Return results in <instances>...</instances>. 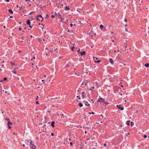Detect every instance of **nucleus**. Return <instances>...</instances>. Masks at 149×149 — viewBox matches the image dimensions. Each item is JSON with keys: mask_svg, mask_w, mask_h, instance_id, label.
Segmentation results:
<instances>
[{"mask_svg": "<svg viewBox=\"0 0 149 149\" xmlns=\"http://www.w3.org/2000/svg\"><path fill=\"white\" fill-rule=\"evenodd\" d=\"M61 22L63 23H66L68 21V19H65V18L64 17H61Z\"/></svg>", "mask_w": 149, "mask_h": 149, "instance_id": "obj_1", "label": "nucleus"}, {"mask_svg": "<svg viewBox=\"0 0 149 149\" xmlns=\"http://www.w3.org/2000/svg\"><path fill=\"white\" fill-rule=\"evenodd\" d=\"M30 147L32 149H35L36 148V146L33 144H32V141L30 140Z\"/></svg>", "mask_w": 149, "mask_h": 149, "instance_id": "obj_2", "label": "nucleus"}, {"mask_svg": "<svg viewBox=\"0 0 149 149\" xmlns=\"http://www.w3.org/2000/svg\"><path fill=\"white\" fill-rule=\"evenodd\" d=\"M45 1H43V3L42 4V5L41 4L40 5V7L41 8H44L46 6V3L45 2Z\"/></svg>", "mask_w": 149, "mask_h": 149, "instance_id": "obj_3", "label": "nucleus"}, {"mask_svg": "<svg viewBox=\"0 0 149 149\" xmlns=\"http://www.w3.org/2000/svg\"><path fill=\"white\" fill-rule=\"evenodd\" d=\"M116 106L118 109H120L122 110H123L124 109L123 107L120 104L117 105Z\"/></svg>", "mask_w": 149, "mask_h": 149, "instance_id": "obj_4", "label": "nucleus"}, {"mask_svg": "<svg viewBox=\"0 0 149 149\" xmlns=\"http://www.w3.org/2000/svg\"><path fill=\"white\" fill-rule=\"evenodd\" d=\"M100 28L103 31H105L106 30L105 28L102 24L100 25Z\"/></svg>", "mask_w": 149, "mask_h": 149, "instance_id": "obj_5", "label": "nucleus"}, {"mask_svg": "<svg viewBox=\"0 0 149 149\" xmlns=\"http://www.w3.org/2000/svg\"><path fill=\"white\" fill-rule=\"evenodd\" d=\"M102 100V101H101V102H104V101L105 100V99H103L102 97H100V98H99V99H98L97 100V101L98 102H100L101 101L100 100Z\"/></svg>", "mask_w": 149, "mask_h": 149, "instance_id": "obj_6", "label": "nucleus"}, {"mask_svg": "<svg viewBox=\"0 0 149 149\" xmlns=\"http://www.w3.org/2000/svg\"><path fill=\"white\" fill-rule=\"evenodd\" d=\"M25 142L26 145L27 146H29V143H30L29 141L27 140H25Z\"/></svg>", "mask_w": 149, "mask_h": 149, "instance_id": "obj_7", "label": "nucleus"}, {"mask_svg": "<svg viewBox=\"0 0 149 149\" xmlns=\"http://www.w3.org/2000/svg\"><path fill=\"white\" fill-rule=\"evenodd\" d=\"M84 103L85 104L86 106L88 107L90 105V104L88 103L87 101H84Z\"/></svg>", "mask_w": 149, "mask_h": 149, "instance_id": "obj_8", "label": "nucleus"}, {"mask_svg": "<svg viewBox=\"0 0 149 149\" xmlns=\"http://www.w3.org/2000/svg\"><path fill=\"white\" fill-rule=\"evenodd\" d=\"M27 24L28 25H30L31 24V22L29 19L27 20L26 22Z\"/></svg>", "mask_w": 149, "mask_h": 149, "instance_id": "obj_9", "label": "nucleus"}, {"mask_svg": "<svg viewBox=\"0 0 149 149\" xmlns=\"http://www.w3.org/2000/svg\"><path fill=\"white\" fill-rule=\"evenodd\" d=\"M79 53L82 56H84L85 54V52L84 51H83L82 52H79Z\"/></svg>", "mask_w": 149, "mask_h": 149, "instance_id": "obj_10", "label": "nucleus"}, {"mask_svg": "<svg viewBox=\"0 0 149 149\" xmlns=\"http://www.w3.org/2000/svg\"><path fill=\"white\" fill-rule=\"evenodd\" d=\"M55 124V122L54 121H52L51 123V125L52 126V127H54V124Z\"/></svg>", "mask_w": 149, "mask_h": 149, "instance_id": "obj_11", "label": "nucleus"}, {"mask_svg": "<svg viewBox=\"0 0 149 149\" xmlns=\"http://www.w3.org/2000/svg\"><path fill=\"white\" fill-rule=\"evenodd\" d=\"M109 61H110V63H111V64H113V60L112 59V58H110L109 59Z\"/></svg>", "mask_w": 149, "mask_h": 149, "instance_id": "obj_12", "label": "nucleus"}, {"mask_svg": "<svg viewBox=\"0 0 149 149\" xmlns=\"http://www.w3.org/2000/svg\"><path fill=\"white\" fill-rule=\"evenodd\" d=\"M85 92H82V97H83V98H84L85 96V95H84V94H85Z\"/></svg>", "mask_w": 149, "mask_h": 149, "instance_id": "obj_13", "label": "nucleus"}, {"mask_svg": "<svg viewBox=\"0 0 149 149\" xmlns=\"http://www.w3.org/2000/svg\"><path fill=\"white\" fill-rule=\"evenodd\" d=\"M64 9L65 10H69L70 9L68 7V6H65L64 7Z\"/></svg>", "mask_w": 149, "mask_h": 149, "instance_id": "obj_14", "label": "nucleus"}, {"mask_svg": "<svg viewBox=\"0 0 149 149\" xmlns=\"http://www.w3.org/2000/svg\"><path fill=\"white\" fill-rule=\"evenodd\" d=\"M36 17H40L41 18V19H42V21L43 20V18L42 17V16L40 15H38Z\"/></svg>", "mask_w": 149, "mask_h": 149, "instance_id": "obj_15", "label": "nucleus"}, {"mask_svg": "<svg viewBox=\"0 0 149 149\" xmlns=\"http://www.w3.org/2000/svg\"><path fill=\"white\" fill-rule=\"evenodd\" d=\"M8 11L11 14H12L13 13V11L11 9H9Z\"/></svg>", "mask_w": 149, "mask_h": 149, "instance_id": "obj_16", "label": "nucleus"}, {"mask_svg": "<svg viewBox=\"0 0 149 149\" xmlns=\"http://www.w3.org/2000/svg\"><path fill=\"white\" fill-rule=\"evenodd\" d=\"M8 122V125H12V123L10 122V120L8 121H7Z\"/></svg>", "mask_w": 149, "mask_h": 149, "instance_id": "obj_17", "label": "nucleus"}, {"mask_svg": "<svg viewBox=\"0 0 149 149\" xmlns=\"http://www.w3.org/2000/svg\"><path fill=\"white\" fill-rule=\"evenodd\" d=\"M130 123V121L127 120L126 122V124L127 125H129Z\"/></svg>", "mask_w": 149, "mask_h": 149, "instance_id": "obj_18", "label": "nucleus"}, {"mask_svg": "<svg viewBox=\"0 0 149 149\" xmlns=\"http://www.w3.org/2000/svg\"><path fill=\"white\" fill-rule=\"evenodd\" d=\"M145 66L146 67H148L149 66V64L147 63L145 65Z\"/></svg>", "mask_w": 149, "mask_h": 149, "instance_id": "obj_19", "label": "nucleus"}, {"mask_svg": "<svg viewBox=\"0 0 149 149\" xmlns=\"http://www.w3.org/2000/svg\"><path fill=\"white\" fill-rule=\"evenodd\" d=\"M79 105L80 107H82L83 106V104L81 103H79Z\"/></svg>", "mask_w": 149, "mask_h": 149, "instance_id": "obj_20", "label": "nucleus"}, {"mask_svg": "<svg viewBox=\"0 0 149 149\" xmlns=\"http://www.w3.org/2000/svg\"><path fill=\"white\" fill-rule=\"evenodd\" d=\"M98 84V83L97 82H95L93 83L94 85H95L97 86Z\"/></svg>", "mask_w": 149, "mask_h": 149, "instance_id": "obj_21", "label": "nucleus"}, {"mask_svg": "<svg viewBox=\"0 0 149 149\" xmlns=\"http://www.w3.org/2000/svg\"><path fill=\"white\" fill-rule=\"evenodd\" d=\"M117 58L118 59H120V56H119V55L118 54L117 56Z\"/></svg>", "mask_w": 149, "mask_h": 149, "instance_id": "obj_22", "label": "nucleus"}, {"mask_svg": "<svg viewBox=\"0 0 149 149\" xmlns=\"http://www.w3.org/2000/svg\"><path fill=\"white\" fill-rule=\"evenodd\" d=\"M10 63L12 65H15V63L11 61Z\"/></svg>", "mask_w": 149, "mask_h": 149, "instance_id": "obj_23", "label": "nucleus"}, {"mask_svg": "<svg viewBox=\"0 0 149 149\" xmlns=\"http://www.w3.org/2000/svg\"><path fill=\"white\" fill-rule=\"evenodd\" d=\"M69 65L68 64H67L65 66V68H68V67H69Z\"/></svg>", "mask_w": 149, "mask_h": 149, "instance_id": "obj_24", "label": "nucleus"}, {"mask_svg": "<svg viewBox=\"0 0 149 149\" xmlns=\"http://www.w3.org/2000/svg\"><path fill=\"white\" fill-rule=\"evenodd\" d=\"M16 71L15 70H13L12 71V72L14 74H16Z\"/></svg>", "mask_w": 149, "mask_h": 149, "instance_id": "obj_25", "label": "nucleus"}, {"mask_svg": "<svg viewBox=\"0 0 149 149\" xmlns=\"http://www.w3.org/2000/svg\"><path fill=\"white\" fill-rule=\"evenodd\" d=\"M37 20L38 21H41L40 19L38 18V17H36Z\"/></svg>", "mask_w": 149, "mask_h": 149, "instance_id": "obj_26", "label": "nucleus"}, {"mask_svg": "<svg viewBox=\"0 0 149 149\" xmlns=\"http://www.w3.org/2000/svg\"><path fill=\"white\" fill-rule=\"evenodd\" d=\"M100 61H101L100 60H98L97 61H95V63H99L100 62Z\"/></svg>", "mask_w": 149, "mask_h": 149, "instance_id": "obj_27", "label": "nucleus"}, {"mask_svg": "<svg viewBox=\"0 0 149 149\" xmlns=\"http://www.w3.org/2000/svg\"><path fill=\"white\" fill-rule=\"evenodd\" d=\"M91 88H90V89H89V90H90V91H91V90H92V89H94V88H95V87H94V86H93V87H91Z\"/></svg>", "mask_w": 149, "mask_h": 149, "instance_id": "obj_28", "label": "nucleus"}, {"mask_svg": "<svg viewBox=\"0 0 149 149\" xmlns=\"http://www.w3.org/2000/svg\"><path fill=\"white\" fill-rule=\"evenodd\" d=\"M130 124L131 125L133 126L134 125V123L133 122H131Z\"/></svg>", "mask_w": 149, "mask_h": 149, "instance_id": "obj_29", "label": "nucleus"}, {"mask_svg": "<svg viewBox=\"0 0 149 149\" xmlns=\"http://www.w3.org/2000/svg\"><path fill=\"white\" fill-rule=\"evenodd\" d=\"M89 113L90 114H94V113L93 112H89Z\"/></svg>", "mask_w": 149, "mask_h": 149, "instance_id": "obj_30", "label": "nucleus"}, {"mask_svg": "<svg viewBox=\"0 0 149 149\" xmlns=\"http://www.w3.org/2000/svg\"><path fill=\"white\" fill-rule=\"evenodd\" d=\"M147 137V136L146 135H143V137L145 138H146Z\"/></svg>", "mask_w": 149, "mask_h": 149, "instance_id": "obj_31", "label": "nucleus"}, {"mask_svg": "<svg viewBox=\"0 0 149 149\" xmlns=\"http://www.w3.org/2000/svg\"><path fill=\"white\" fill-rule=\"evenodd\" d=\"M77 97L78 98V99H81L79 95L77 96Z\"/></svg>", "mask_w": 149, "mask_h": 149, "instance_id": "obj_32", "label": "nucleus"}, {"mask_svg": "<svg viewBox=\"0 0 149 149\" xmlns=\"http://www.w3.org/2000/svg\"><path fill=\"white\" fill-rule=\"evenodd\" d=\"M104 103H105L106 104H108V102H104H104H103Z\"/></svg>", "mask_w": 149, "mask_h": 149, "instance_id": "obj_33", "label": "nucleus"}, {"mask_svg": "<svg viewBox=\"0 0 149 149\" xmlns=\"http://www.w3.org/2000/svg\"><path fill=\"white\" fill-rule=\"evenodd\" d=\"M58 15L61 18V17H62V16H61V14H60V13L58 12Z\"/></svg>", "mask_w": 149, "mask_h": 149, "instance_id": "obj_34", "label": "nucleus"}, {"mask_svg": "<svg viewBox=\"0 0 149 149\" xmlns=\"http://www.w3.org/2000/svg\"><path fill=\"white\" fill-rule=\"evenodd\" d=\"M7 80V78L6 77H5L4 78L3 80Z\"/></svg>", "mask_w": 149, "mask_h": 149, "instance_id": "obj_35", "label": "nucleus"}, {"mask_svg": "<svg viewBox=\"0 0 149 149\" xmlns=\"http://www.w3.org/2000/svg\"><path fill=\"white\" fill-rule=\"evenodd\" d=\"M5 119L6 120H7V121H8L9 120V118H5Z\"/></svg>", "mask_w": 149, "mask_h": 149, "instance_id": "obj_36", "label": "nucleus"}, {"mask_svg": "<svg viewBox=\"0 0 149 149\" xmlns=\"http://www.w3.org/2000/svg\"><path fill=\"white\" fill-rule=\"evenodd\" d=\"M70 144L71 146H72L73 145V143L72 142H71L70 143Z\"/></svg>", "mask_w": 149, "mask_h": 149, "instance_id": "obj_37", "label": "nucleus"}, {"mask_svg": "<svg viewBox=\"0 0 149 149\" xmlns=\"http://www.w3.org/2000/svg\"><path fill=\"white\" fill-rule=\"evenodd\" d=\"M8 125V127H9V129H10L11 128V127L9 125Z\"/></svg>", "mask_w": 149, "mask_h": 149, "instance_id": "obj_38", "label": "nucleus"}, {"mask_svg": "<svg viewBox=\"0 0 149 149\" xmlns=\"http://www.w3.org/2000/svg\"><path fill=\"white\" fill-rule=\"evenodd\" d=\"M42 81L43 82V84H45V82L44 81V80H42Z\"/></svg>", "mask_w": 149, "mask_h": 149, "instance_id": "obj_39", "label": "nucleus"}, {"mask_svg": "<svg viewBox=\"0 0 149 149\" xmlns=\"http://www.w3.org/2000/svg\"><path fill=\"white\" fill-rule=\"evenodd\" d=\"M38 96H37L36 98V100H38Z\"/></svg>", "mask_w": 149, "mask_h": 149, "instance_id": "obj_40", "label": "nucleus"}, {"mask_svg": "<svg viewBox=\"0 0 149 149\" xmlns=\"http://www.w3.org/2000/svg\"><path fill=\"white\" fill-rule=\"evenodd\" d=\"M51 134L52 136H54V134L53 133H52Z\"/></svg>", "mask_w": 149, "mask_h": 149, "instance_id": "obj_41", "label": "nucleus"}, {"mask_svg": "<svg viewBox=\"0 0 149 149\" xmlns=\"http://www.w3.org/2000/svg\"><path fill=\"white\" fill-rule=\"evenodd\" d=\"M55 16H54V15H52L51 16V17H52V18H54V17Z\"/></svg>", "mask_w": 149, "mask_h": 149, "instance_id": "obj_42", "label": "nucleus"}, {"mask_svg": "<svg viewBox=\"0 0 149 149\" xmlns=\"http://www.w3.org/2000/svg\"><path fill=\"white\" fill-rule=\"evenodd\" d=\"M124 21L125 22H127V19H126V18H125V20H124Z\"/></svg>", "mask_w": 149, "mask_h": 149, "instance_id": "obj_43", "label": "nucleus"}, {"mask_svg": "<svg viewBox=\"0 0 149 149\" xmlns=\"http://www.w3.org/2000/svg\"><path fill=\"white\" fill-rule=\"evenodd\" d=\"M125 31H127V32L128 31V30L127 29V28L125 29Z\"/></svg>", "mask_w": 149, "mask_h": 149, "instance_id": "obj_44", "label": "nucleus"}, {"mask_svg": "<svg viewBox=\"0 0 149 149\" xmlns=\"http://www.w3.org/2000/svg\"><path fill=\"white\" fill-rule=\"evenodd\" d=\"M57 99V97H56L55 98H51V99Z\"/></svg>", "mask_w": 149, "mask_h": 149, "instance_id": "obj_45", "label": "nucleus"}, {"mask_svg": "<svg viewBox=\"0 0 149 149\" xmlns=\"http://www.w3.org/2000/svg\"><path fill=\"white\" fill-rule=\"evenodd\" d=\"M74 47H72L71 48V49L72 51H73L74 49Z\"/></svg>", "mask_w": 149, "mask_h": 149, "instance_id": "obj_46", "label": "nucleus"}, {"mask_svg": "<svg viewBox=\"0 0 149 149\" xmlns=\"http://www.w3.org/2000/svg\"><path fill=\"white\" fill-rule=\"evenodd\" d=\"M36 103L37 104H39V102H38V101H36Z\"/></svg>", "mask_w": 149, "mask_h": 149, "instance_id": "obj_47", "label": "nucleus"}, {"mask_svg": "<svg viewBox=\"0 0 149 149\" xmlns=\"http://www.w3.org/2000/svg\"><path fill=\"white\" fill-rule=\"evenodd\" d=\"M75 74L76 75H77V76H79V75L76 72Z\"/></svg>", "mask_w": 149, "mask_h": 149, "instance_id": "obj_48", "label": "nucleus"}, {"mask_svg": "<svg viewBox=\"0 0 149 149\" xmlns=\"http://www.w3.org/2000/svg\"><path fill=\"white\" fill-rule=\"evenodd\" d=\"M19 31H21L22 30V29L21 28H19Z\"/></svg>", "mask_w": 149, "mask_h": 149, "instance_id": "obj_49", "label": "nucleus"}, {"mask_svg": "<svg viewBox=\"0 0 149 149\" xmlns=\"http://www.w3.org/2000/svg\"><path fill=\"white\" fill-rule=\"evenodd\" d=\"M29 27H30V28H32V27H33V26H31V24H30V25H29Z\"/></svg>", "mask_w": 149, "mask_h": 149, "instance_id": "obj_50", "label": "nucleus"}, {"mask_svg": "<svg viewBox=\"0 0 149 149\" xmlns=\"http://www.w3.org/2000/svg\"><path fill=\"white\" fill-rule=\"evenodd\" d=\"M79 24H81V22L80 21H79Z\"/></svg>", "mask_w": 149, "mask_h": 149, "instance_id": "obj_51", "label": "nucleus"}, {"mask_svg": "<svg viewBox=\"0 0 149 149\" xmlns=\"http://www.w3.org/2000/svg\"><path fill=\"white\" fill-rule=\"evenodd\" d=\"M6 0L7 2H9L10 1V0Z\"/></svg>", "mask_w": 149, "mask_h": 149, "instance_id": "obj_52", "label": "nucleus"}, {"mask_svg": "<svg viewBox=\"0 0 149 149\" xmlns=\"http://www.w3.org/2000/svg\"><path fill=\"white\" fill-rule=\"evenodd\" d=\"M89 82V81L88 80L86 81V83H88V82Z\"/></svg>", "mask_w": 149, "mask_h": 149, "instance_id": "obj_53", "label": "nucleus"}, {"mask_svg": "<svg viewBox=\"0 0 149 149\" xmlns=\"http://www.w3.org/2000/svg\"><path fill=\"white\" fill-rule=\"evenodd\" d=\"M35 12L34 11L33 12H31L30 13H29V14H31V13H34Z\"/></svg>", "mask_w": 149, "mask_h": 149, "instance_id": "obj_54", "label": "nucleus"}, {"mask_svg": "<svg viewBox=\"0 0 149 149\" xmlns=\"http://www.w3.org/2000/svg\"><path fill=\"white\" fill-rule=\"evenodd\" d=\"M46 17H49V15L47 14H46Z\"/></svg>", "mask_w": 149, "mask_h": 149, "instance_id": "obj_55", "label": "nucleus"}, {"mask_svg": "<svg viewBox=\"0 0 149 149\" xmlns=\"http://www.w3.org/2000/svg\"><path fill=\"white\" fill-rule=\"evenodd\" d=\"M79 51H80V49H79L78 50H77V52H79Z\"/></svg>", "mask_w": 149, "mask_h": 149, "instance_id": "obj_56", "label": "nucleus"}, {"mask_svg": "<svg viewBox=\"0 0 149 149\" xmlns=\"http://www.w3.org/2000/svg\"><path fill=\"white\" fill-rule=\"evenodd\" d=\"M61 115L62 116H63V118H64V115L63 114H61Z\"/></svg>", "mask_w": 149, "mask_h": 149, "instance_id": "obj_57", "label": "nucleus"}, {"mask_svg": "<svg viewBox=\"0 0 149 149\" xmlns=\"http://www.w3.org/2000/svg\"><path fill=\"white\" fill-rule=\"evenodd\" d=\"M70 26L71 27H72L73 26V24H70Z\"/></svg>", "mask_w": 149, "mask_h": 149, "instance_id": "obj_58", "label": "nucleus"}, {"mask_svg": "<svg viewBox=\"0 0 149 149\" xmlns=\"http://www.w3.org/2000/svg\"><path fill=\"white\" fill-rule=\"evenodd\" d=\"M3 81H4L3 80H0V82H2Z\"/></svg>", "mask_w": 149, "mask_h": 149, "instance_id": "obj_59", "label": "nucleus"}, {"mask_svg": "<svg viewBox=\"0 0 149 149\" xmlns=\"http://www.w3.org/2000/svg\"><path fill=\"white\" fill-rule=\"evenodd\" d=\"M106 145H107V144L106 143H104V146H106Z\"/></svg>", "mask_w": 149, "mask_h": 149, "instance_id": "obj_60", "label": "nucleus"}, {"mask_svg": "<svg viewBox=\"0 0 149 149\" xmlns=\"http://www.w3.org/2000/svg\"><path fill=\"white\" fill-rule=\"evenodd\" d=\"M127 24H125V27H127Z\"/></svg>", "mask_w": 149, "mask_h": 149, "instance_id": "obj_61", "label": "nucleus"}, {"mask_svg": "<svg viewBox=\"0 0 149 149\" xmlns=\"http://www.w3.org/2000/svg\"><path fill=\"white\" fill-rule=\"evenodd\" d=\"M57 13H56V12H55V15H57Z\"/></svg>", "mask_w": 149, "mask_h": 149, "instance_id": "obj_62", "label": "nucleus"}, {"mask_svg": "<svg viewBox=\"0 0 149 149\" xmlns=\"http://www.w3.org/2000/svg\"><path fill=\"white\" fill-rule=\"evenodd\" d=\"M10 18H13V16H10Z\"/></svg>", "mask_w": 149, "mask_h": 149, "instance_id": "obj_63", "label": "nucleus"}, {"mask_svg": "<svg viewBox=\"0 0 149 149\" xmlns=\"http://www.w3.org/2000/svg\"><path fill=\"white\" fill-rule=\"evenodd\" d=\"M33 59H35V56H33Z\"/></svg>", "mask_w": 149, "mask_h": 149, "instance_id": "obj_64", "label": "nucleus"}]
</instances>
